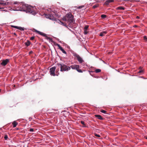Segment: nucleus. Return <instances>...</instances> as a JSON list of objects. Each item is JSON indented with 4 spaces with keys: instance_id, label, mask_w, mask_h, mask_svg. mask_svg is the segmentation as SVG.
<instances>
[{
    "instance_id": "nucleus-1",
    "label": "nucleus",
    "mask_w": 147,
    "mask_h": 147,
    "mask_svg": "<svg viewBox=\"0 0 147 147\" xmlns=\"http://www.w3.org/2000/svg\"><path fill=\"white\" fill-rule=\"evenodd\" d=\"M20 10L26 11L27 13L28 12L33 15H35L36 12L34 10V7L32 6L27 4L21 5H20Z\"/></svg>"
},
{
    "instance_id": "nucleus-2",
    "label": "nucleus",
    "mask_w": 147,
    "mask_h": 147,
    "mask_svg": "<svg viewBox=\"0 0 147 147\" xmlns=\"http://www.w3.org/2000/svg\"><path fill=\"white\" fill-rule=\"evenodd\" d=\"M74 16L71 13L67 14L62 19L63 21L67 22L69 25L72 23L74 22Z\"/></svg>"
},
{
    "instance_id": "nucleus-3",
    "label": "nucleus",
    "mask_w": 147,
    "mask_h": 147,
    "mask_svg": "<svg viewBox=\"0 0 147 147\" xmlns=\"http://www.w3.org/2000/svg\"><path fill=\"white\" fill-rule=\"evenodd\" d=\"M57 65L60 68V71L61 72L68 71L71 69L70 67L62 63H58Z\"/></svg>"
},
{
    "instance_id": "nucleus-4",
    "label": "nucleus",
    "mask_w": 147,
    "mask_h": 147,
    "mask_svg": "<svg viewBox=\"0 0 147 147\" xmlns=\"http://www.w3.org/2000/svg\"><path fill=\"white\" fill-rule=\"evenodd\" d=\"M73 55L77 59L80 63H82L84 61L82 58L77 54L74 53H73Z\"/></svg>"
},
{
    "instance_id": "nucleus-5",
    "label": "nucleus",
    "mask_w": 147,
    "mask_h": 147,
    "mask_svg": "<svg viewBox=\"0 0 147 147\" xmlns=\"http://www.w3.org/2000/svg\"><path fill=\"white\" fill-rule=\"evenodd\" d=\"M46 17L51 20H54L55 19V15H53L51 13L49 14H46Z\"/></svg>"
},
{
    "instance_id": "nucleus-6",
    "label": "nucleus",
    "mask_w": 147,
    "mask_h": 147,
    "mask_svg": "<svg viewBox=\"0 0 147 147\" xmlns=\"http://www.w3.org/2000/svg\"><path fill=\"white\" fill-rule=\"evenodd\" d=\"M56 69V67H54L51 68L50 69V74L53 76H55V71Z\"/></svg>"
},
{
    "instance_id": "nucleus-7",
    "label": "nucleus",
    "mask_w": 147,
    "mask_h": 147,
    "mask_svg": "<svg viewBox=\"0 0 147 147\" xmlns=\"http://www.w3.org/2000/svg\"><path fill=\"white\" fill-rule=\"evenodd\" d=\"M9 62V59H7L4 60H3L2 62L1 63V65L3 66H5Z\"/></svg>"
},
{
    "instance_id": "nucleus-8",
    "label": "nucleus",
    "mask_w": 147,
    "mask_h": 147,
    "mask_svg": "<svg viewBox=\"0 0 147 147\" xmlns=\"http://www.w3.org/2000/svg\"><path fill=\"white\" fill-rule=\"evenodd\" d=\"M57 45L59 47V49L62 52L65 54H66V52L64 50V49L63 48L61 47V46L60 45L58 44H57Z\"/></svg>"
},
{
    "instance_id": "nucleus-9",
    "label": "nucleus",
    "mask_w": 147,
    "mask_h": 147,
    "mask_svg": "<svg viewBox=\"0 0 147 147\" xmlns=\"http://www.w3.org/2000/svg\"><path fill=\"white\" fill-rule=\"evenodd\" d=\"M70 68H71L73 69H76L77 70V69L79 68V65H71L70 67Z\"/></svg>"
},
{
    "instance_id": "nucleus-10",
    "label": "nucleus",
    "mask_w": 147,
    "mask_h": 147,
    "mask_svg": "<svg viewBox=\"0 0 147 147\" xmlns=\"http://www.w3.org/2000/svg\"><path fill=\"white\" fill-rule=\"evenodd\" d=\"M107 33V32L106 31H103L100 32V33L99 35L100 36H103Z\"/></svg>"
},
{
    "instance_id": "nucleus-11",
    "label": "nucleus",
    "mask_w": 147,
    "mask_h": 147,
    "mask_svg": "<svg viewBox=\"0 0 147 147\" xmlns=\"http://www.w3.org/2000/svg\"><path fill=\"white\" fill-rule=\"evenodd\" d=\"M36 32L38 33V34H40L41 35H42L44 36H46V34H44L42 32H40L39 31H37V30H36Z\"/></svg>"
},
{
    "instance_id": "nucleus-12",
    "label": "nucleus",
    "mask_w": 147,
    "mask_h": 147,
    "mask_svg": "<svg viewBox=\"0 0 147 147\" xmlns=\"http://www.w3.org/2000/svg\"><path fill=\"white\" fill-rule=\"evenodd\" d=\"M113 1H114L113 0H107L106 1L105 3V4L108 5L109 3L113 2Z\"/></svg>"
},
{
    "instance_id": "nucleus-13",
    "label": "nucleus",
    "mask_w": 147,
    "mask_h": 147,
    "mask_svg": "<svg viewBox=\"0 0 147 147\" xmlns=\"http://www.w3.org/2000/svg\"><path fill=\"white\" fill-rule=\"evenodd\" d=\"M95 117H97V118L99 119L102 120L103 119V118L100 115H95Z\"/></svg>"
},
{
    "instance_id": "nucleus-14",
    "label": "nucleus",
    "mask_w": 147,
    "mask_h": 147,
    "mask_svg": "<svg viewBox=\"0 0 147 147\" xmlns=\"http://www.w3.org/2000/svg\"><path fill=\"white\" fill-rule=\"evenodd\" d=\"M45 37H46V38L48 40H49V42H50V41L51 42H53L52 38H51L49 37L46 36Z\"/></svg>"
},
{
    "instance_id": "nucleus-15",
    "label": "nucleus",
    "mask_w": 147,
    "mask_h": 147,
    "mask_svg": "<svg viewBox=\"0 0 147 147\" xmlns=\"http://www.w3.org/2000/svg\"><path fill=\"white\" fill-rule=\"evenodd\" d=\"M12 124L13 125V127H16V125H18V123L14 121L12 123Z\"/></svg>"
},
{
    "instance_id": "nucleus-16",
    "label": "nucleus",
    "mask_w": 147,
    "mask_h": 147,
    "mask_svg": "<svg viewBox=\"0 0 147 147\" xmlns=\"http://www.w3.org/2000/svg\"><path fill=\"white\" fill-rule=\"evenodd\" d=\"M30 44V42L29 40H27V41L25 43V45L27 46H29Z\"/></svg>"
},
{
    "instance_id": "nucleus-17",
    "label": "nucleus",
    "mask_w": 147,
    "mask_h": 147,
    "mask_svg": "<svg viewBox=\"0 0 147 147\" xmlns=\"http://www.w3.org/2000/svg\"><path fill=\"white\" fill-rule=\"evenodd\" d=\"M59 22L61 24V25H62L66 27H67V24L66 23L65 24V23H63V22H62L60 21H59Z\"/></svg>"
},
{
    "instance_id": "nucleus-18",
    "label": "nucleus",
    "mask_w": 147,
    "mask_h": 147,
    "mask_svg": "<svg viewBox=\"0 0 147 147\" xmlns=\"http://www.w3.org/2000/svg\"><path fill=\"white\" fill-rule=\"evenodd\" d=\"M17 29H18L21 30L22 31H24V28H22L21 27H18V28H17Z\"/></svg>"
},
{
    "instance_id": "nucleus-19",
    "label": "nucleus",
    "mask_w": 147,
    "mask_h": 147,
    "mask_svg": "<svg viewBox=\"0 0 147 147\" xmlns=\"http://www.w3.org/2000/svg\"><path fill=\"white\" fill-rule=\"evenodd\" d=\"M101 71V69H97L95 70V72L96 73H98L100 72Z\"/></svg>"
},
{
    "instance_id": "nucleus-20",
    "label": "nucleus",
    "mask_w": 147,
    "mask_h": 147,
    "mask_svg": "<svg viewBox=\"0 0 147 147\" xmlns=\"http://www.w3.org/2000/svg\"><path fill=\"white\" fill-rule=\"evenodd\" d=\"M118 9L121 10H124L125 9V8L123 7H117V8Z\"/></svg>"
},
{
    "instance_id": "nucleus-21",
    "label": "nucleus",
    "mask_w": 147,
    "mask_h": 147,
    "mask_svg": "<svg viewBox=\"0 0 147 147\" xmlns=\"http://www.w3.org/2000/svg\"><path fill=\"white\" fill-rule=\"evenodd\" d=\"M98 6H99V5L98 4H96V5H94V6H93L92 7V8L93 9H95V8H97V7H98Z\"/></svg>"
},
{
    "instance_id": "nucleus-22",
    "label": "nucleus",
    "mask_w": 147,
    "mask_h": 147,
    "mask_svg": "<svg viewBox=\"0 0 147 147\" xmlns=\"http://www.w3.org/2000/svg\"><path fill=\"white\" fill-rule=\"evenodd\" d=\"M100 111L102 113H105V114H106L107 113V112L104 110H101Z\"/></svg>"
},
{
    "instance_id": "nucleus-23",
    "label": "nucleus",
    "mask_w": 147,
    "mask_h": 147,
    "mask_svg": "<svg viewBox=\"0 0 147 147\" xmlns=\"http://www.w3.org/2000/svg\"><path fill=\"white\" fill-rule=\"evenodd\" d=\"M106 17H107L106 15H104V14L102 15L101 16V17L103 18H105Z\"/></svg>"
},
{
    "instance_id": "nucleus-24",
    "label": "nucleus",
    "mask_w": 147,
    "mask_h": 147,
    "mask_svg": "<svg viewBox=\"0 0 147 147\" xmlns=\"http://www.w3.org/2000/svg\"><path fill=\"white\" fill-rule=\"evenodd\" d=\"M88 27H89V26L88 25L85 26L84 28V30H87V29L88 28Z\"/></svg>"
},
{
    "instance_id": "nucleus-25",
    "label": "nucleus",
    "mask_w": 147,
    "mask_h": 147,
    "mask_svg": "<svg viewBox=\"0 0 147 147\" xmlns=\"http://www.w3.org/2000/svg\"><path fill=\"white\" fill-rule=\"evenodd\" d=\"M88 32L87 31V30H84V33L85 34H86L88 33Z\"/></svg>"
},
{
    "instance_id": "nucleus-26",
    "label": "nucleus",
    "mask_w": 147,
    "mask_h": 147,
    "mask_svg": "<svg viewBox=\"0 0 147 147\" xmlns=\"http://www.w3.org/2000/svg\"><path fill=\"white\" fill-rule=\"evenodd\" d=\"M81 123L83 125H84L85 126V124L84 122L83 121H81Z\"/></svg>"
},
{
    "instance_id": "nucleus-27",
    "label": "nucleus",
    "mask_w": 147,
    "mask_h": 147,
    "mask_svg": "<svg viewBox=\"0 0 147 147\" xmlns=\"http://www.w3.org/2000/svg\"><path fill=\"white\" fill-rule=\"evenodd\" d=\"M144 38L146 41H147V38L146 36H144Z\"/></svg>"
},
{
    "instance_id": "nucleus-28",
    "label": "nucleus",
    "mask_w": 147,
    "mask_h": 147,
    "mask_svg": "<svg viewBox=\"0 0 147 147\" xmlns=\"http://www.w3.org/2000/svg\"><path fill=\"white\" fill-rule=\"evenodd\" d=\"M76 70L79 72L81 73L82 72L81 70L79 69H77Z\"/></svg>"
},
{
    "instance_id": "nucleus-29",
    "label": "nucleus",
    "mask_w": 147,
    "mask_h": 147,
    "mask_svg": "<svg viewBox=\"0 0 147 147\" xmlns=\"http://www.w3.org/2000/svg\"><path fill=\"white\" fill-rule=\"evenodd\" d=\"M8 138V136L7 135H5V136L4 139L5 140H7Z\"/></svg>"
},
{
    "instance_id": "nucleus-30",
    "label": "nucleus",
    "mask_w": 147,
    "mask_h": 147,
    "mask_svg": "<svg viewBox=\"0 0 147 147\" xmlns=\"http://www.w3.org/2000/svg\"><path fill=\"white\" fill-rule=\"evenodd\" d=\"M94 135L95 136H96V137H100V135H98V134H94Z\"/></svg>"
},
{
    "instance_id": "nucleus-31",
    "label": "nucleus",
    "mask_w": 147,
    "mask_h": 147,
    "mask_svg": "<svg viewBox=\"0 0 147 147\" xmlns=\"http://www.w3.org/2000/svg\"><path fill=\"white\" fill-rule=\"evenodd\" d=\"M29 131L30 132H33L34 131V129L33 128H31L30 129Z\"/></svg>"
},
{
    "instance_id": "nucleus-32",
    "label": "nucleus",
    "mask_w": 147,
    "mask_h": 147,
    "mask_svg": "<svg viewBox=\"0 0 147 147\" xmlns=\"http://www.w3.org/2000/svg\"><path fill=\"white\" fill-rule=\"evenodd\" d=\"M34 36H32L30 38V40H33L34 39Z\"/></svg>"
},
{
    "instance_id": "nucleus-33",
    "label": "nucleus",
    "mask_w": 147,
    "mask_h": 147,
    "mask_svg": "<svg viewBox=\"0 0 147 147\" xmlns=\"http://www.w3.org/2000/svg\"><path fill=\"white\" fill-rule=\"evenodd\" d=\"M143 72V70H140L138 72L139 73H141Z\"/></svg>"
},
{
    "instance_id": "nucleus-34",
    "label": "nucleus",
    "mask_w": 147,
    "mask_h": 147,
    "mask_svg": "<svg viewBox=\"0 0 147 147\" xmlns=\"http://www.w3.org/2000/svg\"><path fill=\"white\" fill-rule=\"evenodd\" d=\"M12 27H13L15 28H18V26H11Z\"/></svg>"
},
{
    "instance_id": "nucleus-35",
    "label": "nucleus",
    "mask_w": 147,
    "mask_h": 147,
    "mask_svg": "<svg viewBox=\"0 0 147 147\" xmlns=\"http://www.w3.org/2000/svg\"><path fill=\"white\" fill-rule=\"evenodd\" d=\"M6 5V4L5 3H0V5Z\"/></svg>"
},
{
    "instance_id": "nucleus-36",
    "label": "nucleus",
    "mask_w": 147,
    "mask_h": 147,
    "mask_svg": "<svg viewBox=\"0 0 147 147\" xmlns=\"http://www.w3.org/2000/svg\"><path fill=\"white\" fill-rule=\"evenodd\" d=\"M33 53V51H30V52H29V54H32V53Z\"/></svg>"
},
{
    "instance_id": "nucleus-37",
    "label": "nucleus",
    "mask_w": 147,
    "mask_h": 147,
    "mask_svg": "<svg viewBox=\"0 0 147 147\" xmlns=\"http://www.w3.org/2000/svg\"><path fill=\"white\" fill-rule=\"evenodd\" d=\"M136 18L137 19H139V17L138 16H137L136 17Z\"/></svg>"
},
{
    "instance_id": "nucleus-38",
    "label": "nucleus",
    "mask_w": 147,
    "mask_h": 147,
    "mask_svg": "<svg viewBox=\"0 0 147 147\" xmlns=\"http://www.w3.org/2000/svg\"><path fill=\"white\" fill-rule=\"evenodd\" d=\"M4 8L3 7H0V9H2Z\"/></svg>"
},
{
    "instance_id": "nucleus-39",
    "label": "nucleus",
    "mask_w": 147,
    "mask_h": 147,
    "mask_svg": "<svg viewBox=\"0 0 147 147\" xmlns=\"http://www.w3.org/2000/svg\"><path fill=\"white\" fill-rule=\"evenodd\" d=\"M13 34L16 36H17L16 34L15 33H14Z\"/></svg>"
},
{
    "instance_id": "nucleus-40",
    "label": "nucleus",
    "mask_w": 147,
    "mask_h": 147,
    "mask_svg": "<svg viewBox=\"0 0 147 147\" xmlns=\"http://www.w3.org/2000/svg\"><path fill=\"white\" fill-rule=\"evenodd\" d=\"M17 2H14V4H17Z\"/></svg>"
},
{
    "instance_id": "nucleus-41",
    "label": "nucleus",
    "mask_w": 147,
    "mask_h": 147,
    "mask_svg": "<svg viewBox=\"0 0 147 147\" xmlns=\"http://www.w3.org/2000/svg\"><path fill=\"white\" fill-rule=\"evenodd\" d=\"M59 71V69H57L56 70V71Z\"/></svg>"
},
{
    "instance_id": "nucleus-42",
    "label": "nucleus",
    "mask_w": 147,
    "mask_h": 147,
    "mask_svg": "<svg viewBox=\"0 0 147 147\" xmlns=\"http://www.w3.org/2000/svg\"><path fill=\"white\" fill-rule=\"evenodd\" d=\"M141 68H142L141 67H140L139 69H141Z\"/></svg>"
},
{
    "instance_id": "nucleus-43",
    "label": "nucleus",
    "mask_w": 147,
    "mask_h": 147,
    "mask_svg": "<svg viewBox=\"0 0 147 147\" xmlns=\"http://www.w3.org/2000/svg\"><path fill=\"white\" fill-rule=\"evenodd\" d=\"M15 86H15V85H14L13 86V87H15Z\"/></svg>"
},
{
    "instance_id": "nucleus-44",
    "label": "nucleus",
    "mask_w": 147,
    "mask_h": 147,
    "mask_svg": "<svg viewBox=\"0 0 147 147\" xmlns=\"http://www.w3.org/2000/svg\"><path fill=\"white\" fill-rule=\"evenodd\" d=\"M79 7H80V8L82 7H81L80 6Z\"/></svg>"
},
{
    "instance_id": "nucleus-45",
    "label": "nucleus",
    "mask_w": 147,
    "mask_h": 147,
    "mask_svg": "<svg viewBox=\"0 0 147 147\" xmlns=\"http://www.w3.org/2000/svg\"><path fill=\"white\" fill-rule=\"evenodd\" d=\"M146 139H147V137L146 138Z\"/></svg>"
}]
</instances>
